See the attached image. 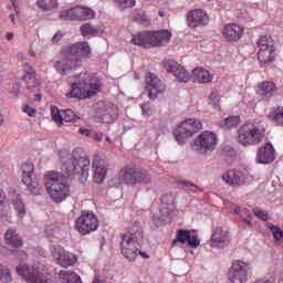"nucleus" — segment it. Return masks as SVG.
<instances>
[{
	"label": "nucleus",
	"mask_w": 283,
	"mask_h": 283,
	"mask_svg": "<svg viewBox=\"0 0 283 283\" xmlns=\"http://www.w3.org/2000/svg\"><path fill=\"white\" fill-rule=\"evenodd\" d=\"M80 31L83 36H98L105 32V28L86 23L80 28Z\"/></svg>",
	"instance_id": "31"
},
{
	"label": "nucleus",
	"mask_w": 283,
	"mask_h": 283,
	"mask_svg": "<svg viewBox=\"0 0 283 283\" xmlns=\"http://www.w3.org/2000/svg\"><path fill=\"white\" fill-rule=\"evenodd\" d=\"M92 283H105V281L101 280L99 277H95Z\"/></svg>",
	"instance_id": "61"
},
{
	"label": "nucleus",
	"mask_w": 283,
	"mask_h": 283,
	"mask_svg": "<svg viewBox=\"0 0 283 283\" xmlns=\"http://www.w3.org/2000/svg\"><path fill=\"white\" fill-rule=\"evenodd\" d=\"M256 94H259V96H265V98H271V96L275 94V83L262 82L256 87Z\"/></svg>",
	"instance_id": "30"
},
{
	"label": "nucleus",
	"mask_w": 283,
	"mask_h": 283,
	"mask_svg": "<svg viewBox=\"0 0 283 283\" xmlns=\"http://www.w3.org/2000/svg\"><path fill=\"white\" fill-rule=\"evenodd\" d=\"M14 39V33L13 32H8L7 33V41H12Z\"/></svg>",
	"instance_id": "58"
},
{
	"label": "nucleus",
	"mask_w": 283,
	"mask_h": 283,
	"mask_svg": "<svg viewBox=\"0 0 283 283\" xmlns=\"http://www.w3.org/2000/svg\"><path fill=\"white\" fill-rule=\"evenodd\" d=\"M140 108L143 116H145L146 118H149V116L154 114V111L151 109V104H142Z\"/></svg>",
	"instance_id": "48"
},
{
	"label": "nucleus",
	"mask_w": 283,
	"mask_h": 283,
	"mask_svg": "<svg viewBox=\"0 0 283 283\" xmlns=\"http://www.w3.org/2000/svg\"><path fill=\"white\" fill-rule=\"evenodd\" d=\"M161 202L163 205H166V207L161 208L163 216H171V211H174V197H171V195H164L161 197Z\"/></svg>",
	"instance_id": "35"
},
{
	"label": "nucleus",
	"mask_w": 283,
	"mask_h": 283,
	"mask_svg": "<svg viewBox=\"0 0 283 283\" xmlns=\"http://www.w3.org/2000/svg\"><path fill=\"white\" fill-rule=\"evenodd\" d=\"M146 90L148 98H158V94H164L166 86L155 74L148 73L146 75Z\"/></svg>",
	"instance_id": "20"
},
{
	"label": "nucleus",
	"mask_w": 283,
	"mask_h": 283,
	"mask_svg": "<svg viewBox=\"0 0 283 283\" xmlns=\"http://www.w3.org/2000/svg\"><path fill=\"white\" fill-rule=\"evenodd\" d=\"M9 21H10V23H12V25H17V15L11 14V15L9 17Z\"/></svg>",
	"instance_id": "55"
},
{
	"label": "nucleus",
	"mask_w": 283,
	"mask_h": 283,
	"mask_svg": "<svg viewBox=\"0 0 283 283\" xmlns=\"http://www.w3.org/2000/svg\"><path fill=\"white\" fill-rule=\"evenodd\" d=\"M139 255H142V258H144V260H149V254L143 251H139Z\"/></svg>",
	"instance_id": "59"
},
{
	"label": "nucleus",
	"mask_w": 283,
	"mask_h": 283,
	"mask_svg": "<svg viewBox=\"0 0 283 283\" xmlns=\"http://www.w3.org/2000/svg\"><path fill=\"white\" fill-rule=\"evenodd\" d=\"M62 115H63V123H76L80 119V117L76 116V114L72 109L63 111Z\"/></svg>",
	"instance_id": "41"
},
{
	"label": "nucleus",
	"mask_w": 283,
	"mask_h": 283,
	"mask_svg": "<svg viewBox=\"0 0 283 283\" xmlns=\"http://www.w3.org/2000/svg\"><path fill=\"white\" fill-rule=\"evenodd\" d=\"M254 216H256V218H259V220H263V221L269 220V214H266V212H264L260 209L254 210Z\"/></svg>",
	"instance_id": "51"
},
{
	"label": "nucleus",
	"mask_w": 283,
	"mask_h": 283,
	"mask_svg": "<svg viewBox=\"0 0 283 283\" xmlns=\"http://www.w3.org/2000/svg\"><path fill=\"white\" fill-rule=\"evenodd\" d=\"M92 54L88 42H76L69 45L64 51V56L55 62L54 69L59 74L76 71L83 65V59Z\"/></svg>",
	"instance_id": "1"
},
{
	"label": "nucleus",
	"mask_w": 283,
	"mask_h": 283,
	"mask_svg": "<svg viewBox=\"0 0 283 283\" xmlns=\"http://www.w3.org/2000/svg\"><path fill=\"white\" fill-rule=\"evenodd\" d=\"M12 94H13L14 96H18V95H19V84H15V85L13 86Z\"/></svg>",
	"instance_id": "57"
},
{
	"label": "nucleus",
	"mask_w": 283,
	"mask_h": 283,
	"mask_svg": "<svg viewBox=\"0 0 283 283\" xmlns=\"http://www.w3.org/2000/svg\"><path fill=\"white\" fill-rule=\"evenodd\" d=\"M188 247H191V249H198L200 247V239H198V235H191L188 240Z\"/></svg>",
	"instance_id": "49"
},
{
	"label": "nucleus",
	"mask_w": 283,
	"mask_h": 283,
	"mask_svg": "<svg viewBox=\"0 0 283 283\" xmlns=\"http://www.w3.org/2000/svg\"><path fill=\"white\" fill-rule=\"evenodd\" d=\"M249 263L237 260L232 263L228 272V280L230 283H247L249 281Z\"/></svg>",
	"instance_id": "16"
},
{
	"label": "nucleus",
	"mask_w": 283,
	"mask_h": 283,
	"mask_svg": "<svg viewBox=\"0 0 283 283\" xmlns=\"http://www.w3.org/2000/svg\"><path fill=\"white\" fill-rule=\"evenodd\" d=\"M17 258L18 260H28V254L25 253V251H18Z\"/></svg>",
	"instance_id": "53"
},
{
	"label": "nucleus",
	"mask_w": 283,
	"mask_h": 283,
	"mask_svg": "<svg viewBox=\"0 0 283 283\" xmlns=\"http://www.w3.org/2000/svg\"><path fill=\"white\" fill-rule=\"evenodd\" d=\"M119 185H128L129 187H136V185H149L151 182V176L147 170H140L132 167L123 168L117 174Z\"/></svg>",
	"instance_id": "8"
},
{
	"label": "nucleus",
	"mask_w": 283,
	"mask_h": 283,
	"mask_svg": "<svg viewBox=\"0 0 283 283\" xmlns=\"http://www.w3.org/2000/svg\"><path fill=\"white\" fill-rule=\"evenodd\" d=\"M22 182L27 186L29 191L34 196H40L42 193L43 188L41 184H39V179L34 177V165L30 163L22 164Z\"/></svg>",
	"instance_id": "15"
},
{
	"label": "nucleus",
	"mask_w": 283,
	"mask_h": 283,
	"mask_svg": "<svg viewBox=\"0 0 283 283\" xmlns=\"http://www.w3.org/2000/svg\"><path fill=\"white\" fill-rule=\"evenodd\" d=\"M143 238V227L138 223H135L126 233L122 234V254L129 262H134L138 256V247H140Z\"/></svg>",
	"instance_id": "4"
},
{
	"label": "nucleus",
	"mask_w": 283,
	"mask_h": 283,
	"mask_svg": "<svg viewBox=\"0 0 283 283\" xmlns=\"http://www.w3.org/2000/svg\"><path fill=\"white\" fill-rule=\"evenodd\" d=\"M202 129V122L196 118H188L180 123L174 130L175 139L179 145H185L187 138H191Z\"/></svg>",
	"instance_id": "9"
},
{
	"label": "nucleus",
	"mask_w": 283,
	"mask_h": 283,
	"mask_svg": "<svg viewBox=\"0 0 283 283\" xmlns=\"http://www.w3.org/2000/svg\"><path fill=\"white\" fill-rule=\"evenodd\" d=\"M118 4L122 10H125L126 8H134L136 0H118Z\"/></svg>",
	"instance_id": "47"
},
{
	"label": "nucleus",
	"mask_w": 283,
	"mask_h": 283,
	"mask_svg": "<svg viewBox=\"0 0 283 283\" xmlns=\"http://www.w3.org/2000/svg\"><path fill=\"white\" fill-rule=\"evenodd\" d=\"M3 122H4L3 115L0 113V127H1V125H3Z\"/></svg>",
	"instance_id": "62"
},
{
	"label": "nucleus",
	"mask_w": 283,
	"mask_h": 283,
	"mask_svg": "<svg viewBox=\"0 0 283 283\" xmlns=\"http://www.w3.org/2000/svg\"><path fill=\"white\" fill-rule=\"evenodd\" d=\"M62 21H87L96 19V11L90 7L77 6L69 10L61 11Z\"/></svg>",
	"instance_id": "13"
},
{
	"label": "nucleus",
	"mask_w": 283,
	"mask_h": 283,
	"mask_svg": "<svg viewBox=\"0 0 283 283\" xmlns=\"http://www.w3.org/2000/svg\"><path fill=\"white\" fill-rule=\"evenodd\" d=\"M0 281L3 283L12 282V273L8 266L0 264Z\"/></svg>",
	"instance_id": "40"
},
{
	"label": "nucleus",
	"mask_w": 283,
	"mask_h": 283,
	"mask_svg": "<svg viewBox=\"0 0 283 283\" xmlns=\"http://www.w3.org/2000/svg\"><path fill=\"white\" fill-rule=\"evenodd\" d=\"M36 6L38 8H40V10H43L44 12H50L59 8V0H38Z\"/></svg>",
	"instance_id": "36"
},
{
	"label": "nucleus",
	"mask_w": 283,
	"mask_h": 283,
	"mask_svg": "<svg viewBox=\"0 0 283 283\" xmlns=\"http://www.w3.org/2000/svg\"><path fill=\"white\" fill-rule=\"evenodd\" d=\"M188 240H191V231L190 230H178L176 234V239L172 241V247H176L178 242L180 244H186Z\"/></svg>",
	"instance_id": "37"
},
{
	"label": "nucleus",
	"mask_w": 283,
	"mask_h": 283,
	"mask_svg": "<svg viewBox=\"0 0 283 283\" xmlns=\"http://www.w3.org/2000/svg\"><path fill=\"white\" fill-rule=\"evenodd\" d=\"M192 81L199 84L211 83L213 81V74L205 67H197L192 70Z\"/></svg>",
	"instance_id": "28"
},
{
	"label": "nucleus",
	"mask_w": 283,
	"mask_h": 283,
	"mask_svg": "<svg viewBox=\"0 0 283 283\" xmlns=\"http://www.w3.org/2000/svg\"><path fill=\"white\" fill-rule=\"evenodd\" d=\"M101 92V80L96 75L82 72L77 76V82L71 86L70 96L72 98H92Z\"/></svg>",
	"instance_id": "3"
},
{
	"label": "nucleus",
	"mask_w": 283,
	"mask_h": 283,
	"mask_svg": "<svg viewBox=\"0 0 283 283\" xmlns=\"http://www.w3.org/2000/svg\"><path fill=\"white\" fill-rule=\"evenodd\" d=\"M22 112L24 114H28L30 116V118H34L36 116V109L32 108V106H30V105H24L22 107Z\"/></svg>",
	"instance_id": "50"
},
{
	"label": "nucleus",
	"mask_w": 283,
	"mask_h": 283,
	"mask_svg": "<svg viewBox=\"0 0 283 283\" xmlns=\"http://www.w3.org/2000/svg\"><path fill=\"white\" fill-rule=\"evenodd\" d=\"M270 231L276 242H280L283 239V230L280 227L272 226Z\"/></svg>",
	"instance_id": "44"
},
{
	"label": "nucleus",
	"mask_w": 283,
	"mask_h": 283,
	"mask_svg": "<svg viewBox=\"0 0 283 283\" xmlns=\"http://www.w3.org/2000/svg\"><path fill=\"white\" fill-rule=\"evenodd\" d=\"M97 118L102 120V123H114L116 118H118V108H116L114 104H108L97 112Z\"/></svg>",
	"instance_id": "27"
},
{
	"label": "nucleus",
	"mask_w": 283,
	"mask_h": 283,
	"mask_svg": "<svg viewBox=\"0 0 283 283\" xmlns=\"http://www.w3.org/2000/svg\"><path fill=\"white\" fill-rule=\"evenodd\" d=\"M0 218L2 222H10V205L6 203V195L0 190Z\"/></svg>",
	"instance_id": "33"
},
{
	"label": "nucleus",
	"mask_w": 283,
	"mask_h": 283,
	"mask_svg": "<svg viewBox=\"0 0 283 283\" xmlns=\"http://www.w3.org/2000/svg\"><path fill=\"white\" fill-rule=\"evenodd\" d=\"M230 243H231V235H229V231L220 227L213 230L210 239V247L212 249H224Z\"/></svg>",
	"instance_id": "22"
},
{
	"label": "nucleus",
	"mask_w": 283,
	"mask_h": 283,
	"mask_svg": "<svg viewBox=\"0 0 283 283\" xmlns=\"http://www.w3.org/2000/svg\"><path fill=\"white\" fill-rule=\"evenodd\" d=\"M229 211H230V213H241L242 209L240 208V206H238L235 203H231L229 206Z\"/></svg>",
	"instance_id": "52"
},
{
	"label": "nucleus",
	"mask_w": 283,
	"mask_h": 283,
	"mask_svg": "<svg viewBox=\"0 0 283 283\" xmlns=\"http://www.w3.org/2000/svg\"><path fill=\"white\" fill-rule=\"evenodd\" d=\"M238 125H240V116H230L224 119V127H228V129L238 127Z\"/></svg>",
	"instance_id": "42"
},
{
	"label": "nucleus",
	"mask_w": 283,
	"mask_h": 283,
	"mask_svg": "<svg viewBox=\"0 0 283 283\" xmlns=\"http://www.w3.org/2000/svg\"><path fill=\"white\" fill-rule=\"evenodd\" d=\"M269 119L283 125V107H274L269 113Z\"/></svg>",
	"instance_id": "38"
},
{
	"label": "nucleus",
	"mask_w": 283,
	"mask_h": 283,
	"mask_svg": "<svg viewBox=\"0 0 283 283\" xmlns=\"http://www.w3.org/2000/svg\"><path fill=\"white\" fill-rule=\"evenodd\" d=\"M93 138L94 140H96V143H101L103 140V138L98 134H95Z\"/></svg>",
	"instance_id": "60"
},
{
	"label": "nucleus",
	"mask_w": 283,
	"mask_h": 283,
	"mask_svg": "<svg viewBox=\"0 0 283 283\" xmlns=\"http://www.w3.org/2000/svg\"><path fill=\"white\" fill-rule=\"evenodd\" d=\"M275 160V148L271 143L265 144L263 147L259 148L256 153L255 161L261 165H271Z\"/></svg>",
	"instance_id": "25"
},
{
	"label": "nucleus",
	"mask_w": 283,
	"mask_h": 283,
	"mask_svg": "<svg viewBox=\"0 0 283 283\" xmlns=\"http://www.w3.org/2000/svg\"><path fill=\"white\" fill-rule=\"evenodd\" d=\"M43 182L46 193L57 205L65 201L70 196V184H67V178L63 172L48 171L44 175Z\"/></svg>",
	"instance_id": "2"
},
{
	"label": "nucleus",
	"mask_w": 283,
	"mask_h": 283,
	"mask_svg": "<svg viewBox=\"0 0 283 283\" xmlns=\"http://www.w3.org/2000/svg\"><path fill=\"white\" fill-rule=\"evenodd\" d=\"M259 52L258 60L260 63H271L275 59V43L271 35H262L256 42Z\"/></svg>",
	"instance_id": "14"
},
{
	"label": "nucleus",
	"mask_w": 283,
	"mask_h": 283,
	"mask_svg": "<svg viewBox=\"0 0 283 283\" xmlns=\"http://www.w3.org/2000/svg\"><path fill=\"white\" fill-rule=\"evenodd\" d=\"M42 96L41 94H35V101H41Z\"/></svg>",
	"instance_id": "63"
},
{
	"label": "nucleus",
	"mask_w": 283,
	"mask_h": 283,
	"mask_svg": "<svg viewBox=\"0 0 283 283\" xmlns=\"http://www.w3.org/2000/svg\"><path fill=\"white\" fill-rule=\"evenodd\" d=\"M59 279L63 283H83L78 274L67 270L60 271Z\"/></svg>",
	"instance_id": "34"
},
{
	"label": "nucleus",
	"mask_w": 283,
	"mask_h": 283,
	"mask_svg": "<svg viewBox=\"0 0 283 283\" xmlns=\"http://www.w3.org/2000/svg\"><path fill=\"white\" fill-rule=\"evenodd\" d=\"M4 241L6 244L12 247L13 249H19L23 247V239L19 237V233H17V230L14 229L7 230V232L4 233Z\"/></svg>",
	"instance_id": "29"
},
{
	"label": "nucleus",
	"mask_w": 283,
	"mask_h": 283,
	"mask_svg": "<svg viewBox=\"0 0 283 283\" xmlns=\"http://www.w3.org/2000/svg\"><path fill=\"white\" fill-rule=\"evenodd\" d=\"M18 61L24 70L23 81L27 85V90H29V92H39L41 90V82L36 80V71L30 65L25 54L18 53Z\"/></svg>",
	"instance_id": "11"
},
{
	"label": "nucleus",
	"mask_w": 283,
	"mask_h": 283,
	"mask_svg": "<svg viewBox=\"0 0 283 283\" xmlns=\"http://www.w3.org/2000/svg\"><path fill=\"white\" fill-rule=\"evenodd\" d=\"M93 169H94L95 182L97 185H102V182H105V178H107V169H108L107 161L98 155L95 156L93 159Z\"/></svg>",
	"instance_id": "23"
},
{
	"label": "nucleus",
	"mask_w": 283,
	"mask_h": 283,
	"mask_svg": "<svg viewBox=\"0 0 283 283\" xmlns=\"http://www.w3.org/2000/svg\"><path fill=\"white\" fill-rule=\"evenodd\" d=\"M80 134H84V136H91L92 132H90V129H80Z\"/></svg>",
	"instance_id": "56"
},
{
	"label": "nucleus",
	"mask_w": 283,
	"mask_h": 283,
	"mask_svg": "<svg viewBox=\"0 0 283 283\" xmlns=\"http://www.w3.org/2000/svg\"><path fill=\"white\" fill-rule=\"evenodd\" d=\"M241 213L242 214L240 218H241L242 222L248 224V227H251V218H252L251 211L243 209V210H241Z\"/></svg>",
	"instance_id": "46"
},
{
	"label": "nucleus",
	"mask_w": 283,
	"mask_h": 283,
	"mask_svg": "<svg viewBox=\"0 0 283 283\" xmlns=\"http://www.w3.org/2000/svg\"><path fill=\"white\" fill-rule=\"evenodd\" d=\"M159 17H165V11L160 10L159 11Z\"/></svg>",
	"instance_id": "64"
},
{
	"label": "nucleus",
	"mask_w": 283,
	"mask_h": 283,
	"mask_svg": "<svg viewBox=\"0 0 283 283\" xmlns=\"http://www.w3.org/2000/svg\"><path fill=\"white\" fill-rule=\"evenodd\" d=\"M164 70H166L168 74H174L179 83H189V81H191V75L187 72V69L174 60H166L164 62Z\"/></svg>",
	"instance_id": "19"
},
{
	"label": "nucleus",
	"mask_w": 283,
	"mask_h": 283,
	"mask_svg": "<svg viewBox=\"0 0 283 283\" xmlns=\"http://www.w3.org/2000/svg\"><path fill=\"white\" fill-rule=\"evenodd\" d=\"M51 255L55 260L56 264H60V266H63L64 269H67V266H74L78 260L74 253L66 251L61 245L51 248Z\"/></svg>",
	"instance_id": "18"
},
{
	"label": "nucleus",
	"mask_w": 283,
	"mask_h": 283,
	"mask_svg": "<svg viewBox=\"0 0 283 283\" xmlns=\"http://www.w3.org/2000/svg\"><path fill=\"white\" fill-rule=\"evenodd\" d=\"M64 169L67 176H82L84 180L90 177V158L83 156V149L73 150V157L65 163Z\"/></svg>",
	"instance_id": "7"
},
{
	"label": "nucleus",
	"mask_w": 283,
	"mask_h": 283,
	"mask_svg": "<svg viewBox=\"0 0 283 283\" xmlns=\"http://www.w3.org/2000/svg\"><path fill=\"white\" fill-rule=\"evenodd\" d=\"M186 21L188 28H201L209 23V15L202 9H193L187 13Z\"/></svg>",
	"instance_id": "21"
},
{
	"label": "nucleus",
	"mask_w": 283,
	"mask_h": 283,
	"mask_svg": "<svg viewBox=\"0 0 283 283\" xmlns=\"http://www.w3.org/2000/svg\"><path fill=\"white\" fill-rule=\"evenodd\" d=\"M266 130L262 123L251 122L247 123L239 128V143L243 147H253L260 145L261 140H264Z\"/></svg>",
	"instance_id": "6"
},
{
	"label": "nucleus",
	"mask_w": 283,
	"mask_h": 283,
	"mask_svg": "<svg viewBox=\"0 0 283 283\" xmlns=\"http://www.w3.org/2000/svg\"><path fill=\"white\" fill-rule=\"evenodd\" d=\"M221 180L229 187H241L244 185V176L240 170L230 169L222 174Z\"/></svg>",
	"instance_id": "26"
},
{
	"label": "nucleus",
	"mask_w": 283,
	"mask_h": 283,
	"mask_svg": "<svg viewBox=\"0 0 283 283\" xmlns=\"http://www.w3.org/2000/svg\"><path fill=\"white\" fill-rule=\"evenodd\" d=\"M63 109H59L56 106H51V116L57 127H63Z\"/></svg>",
	"instance_id": "39"
},
{
	"label": "nucleus",
	"mask_w": 283,
	"mask_h": 283,
	"mask_svg": "<svg viewBox=\"0 0 283 283\" xmlns=\"http://www.w3.org/2000/svg\"><path fill=\"white\" fill-rule=\"evenodd\" d=\"M171 41V31L159 30V31H144L136 33L132 38L133 45L139 48H158L160 45H167Z\"/></svg>",
	"instance_id": "5"
},
{
	"label": "nucleus",
	"mask_w": 283,
	"mask_h": 283,
	"mask_svg": "<svg viewBox=\"0 0 283 283\" xmlns=\"http://www.w3.org/2000/svg\"><path fill=\"white\" fill-rule=\"evenodd\" d=\"M17 273L28 283H48V279L43 277L45 272V264H34L32 268L27 264H19L17 266Z\"/></svg>",
	"instance_id": "10"
},
{
	"label": "nucleus",
	"mask_w": 283,
	"mask_h": 283,
	"mask_svg": "<svg viewBox=\"0 0 283 283\" xmlns=\"http://www.w3.org/2000/svg\"><path fill=\"white\" fill-rule=\"evenodd\" d=\"M244 35V28L235 23H228L223 27L222 36L227 41L235 42L240 41Z\"/></svg>",
	"instance_id": "24"
},
{
	"label": "nucleus",
	"mask_w": 283,
	"mask_h": 283,
	"mask_svg": "<svg viewBox=\"0 0 283 283\" xmlns=\"http://www.w3.org/2000/svg\"><path fill=\"white\" fill-rule=\"evenodd\" d=\"M220 103V93L218 91H213L210 95H209V104L213 105L214 107H219Z\"/></svg>",
	"instance_id": "45"
},
{
	"label": "nucleus",
	"mask_w": 283,
	"mask_h": 283,
	"mask_svg": "<svg viewBox=\"0 0 283 283\" xmlns=\"http://www.w3.org/2000/svg\"><path fill=\"white\" fill-rule=\"evenodd\" d=\"M177 185L178 187H180V189H184L185 191H196V189H198V186H196V184L185 180H179Z\"/></svg>",
	"instance_id": "43"
},
{
	"label": "nucleus",
	"mask_w": 283,
	"mask_h": 283,
	"mask_svg": "<svg viewBox=\"0 0 283 283\" xmlns=\"http://www.w3.org/2000/svg\"><path fill=\"white\" fill-rule=\"evenodd\" d=\"M61 39H63V33L62 32H57V33L54 34L52 41L54 43H59V41H61Z\"/></svg>",
	"instance_id": "54"
},
{
	"label": "nucleus",
	"mask_w": 283,
	"mask_h": 283,
	"mask_svg": "<svg viewBox=\"0 0 283 283\" xmlns=\"http://www.w3.org/2000/svg\"><path fill=\"white\" fill-rule=\"evenodd\" d=\"M75 227L82 235H87V233H92V231L98 229V218L92 212H82L76 220Z\"/></svg>",
	"instance_id": "17"
},
{
	"label": "nucleus",
	"mask_w": 283,
	"mask_h": 283,
	"mask_svg": "<svg viewBox=\"0 0 283 283\" xmlns=\"http://www.w3.org/2000/svg\"><path fill=\"white\" fill-rule=\"evenodd\" d=\"M218 145V136L211 130L202 132L193 142L192 149L198 154H211Z\"/></svg>",
	"instance_id": "12"
},
{
	"label": "nucleus",
	"mask_w": 283,
	"mask_h": 283,
	"mask_svg": "<svg viewBox=\"0 0 283 283\" xmlns=\"http://www.w3.org/2000/svg\"><path fill=\"white\" fill-rule=\"evenodd\" d=\"M11 200L18 213V217L25 218L28 212L25 211V203H23V199H21V195L17 192L11 193Z\"/></svg>",
	"instance_id": "32"
}]
</instances>
